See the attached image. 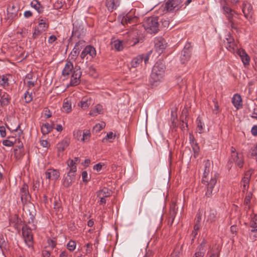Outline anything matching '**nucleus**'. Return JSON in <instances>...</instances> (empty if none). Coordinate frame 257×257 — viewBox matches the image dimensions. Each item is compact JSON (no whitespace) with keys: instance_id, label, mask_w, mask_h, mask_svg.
Masks as SVG:
<instances>
[{"instance_id":"obj_1","label":"nucleus","mask_w":257,"mask_h":257,"mask_svg":"<svg viewBox=\"0 0 257 257\" xmlns=\"http://www.w3.org/2000/svg\"><path fill=\"white\" fill-rule=\"evenodd\" d=\"M158 18L151 17L145 18L143 22V26L148 33L156 34L159 31Z\"/></svg>"},{"instance_id":"obj_2","label":"nucleus","mask_w":257,"mask_h":257,"mask_svg":"<svg viewBox=\"0 0 257 257\" xmlns=\"http://www.w3.org/2000/svg\"><path fill=\"white\" fill-rule=\"evenodd\" d=\"M217 182V176L215 174L212 176L209 181L205 182V185H206L205 197L208 198H212V196L217 193L218 189L215 187Z\"/></svg>"},{"instance_id":"obj_3","label":"nucleus","mask_w":257,"mask_h":257,"mask_svg":"<svg viewBox=\"0 0 257 257\" xmlns=\"http://www.w3.org/2000/svg\"><path fill=\"white\" fill-rule=\"evenodd\" d=\"M183 0H167L165 4V10L169 13L176 12L181 9Z\"/></svg>"},{"instance_id":"obj_4","label":"nucleus","mask_w":257,"mask_h":257,"mask_svg":"<svg viewBox=\"0 0 257 257\" xmlns=\"http://www.w3.org/2000/svg\"><path fill=\"white\" fill-rule=\"evenodd\" d=\"M193 47L190 43H187L181 51L180 61L182 64L186 63L190 59L192 55Z\"/></svg>"},{"instance_id":"obj_5","label":"nucleus","mask_w":257,"mask_h":257,"mask_svg":"<svg viewBox=\"0 0 257 257\" xmlns=\"http://www.w3.org/2000/svg\"><path fill=\"white\" fill-rule=\"evenodd\" d=\"M151 51L149 53L141 54L134 58L131 62V66L132 67H138L144 61L145 64L146 65L149 61Z\"/></svg>"},{"instance_id":"obj_6","label":"nucleus","mask_w":257,"mask_h":257,"mask_svg":"<svg viewBox=\"0 0 257 257\" xmlns=\"http://www.w3.org/2000/svg\"><path fill=\"white\" fill-rule=\"evenodd\" d=\"M75 168L69 171L67 175L64 177L62 180V185L64 188H69L75 182L76 179V173Z\"/></svg>"},{"instance_id":"obj_7","label":"nucleus","mask_w":257,"mask_h":257,"mask_svg":"<svg viewBox=\"0 0 257 257\" xmlns=\"http://www.w3.org/2000/svg\"><path fill=\"white\" fill-rule=\"evenodd\" d=\"M22 234L26 244L29 247L33 245V234L31 229L27 225H25L22 228Z\"/></svg>"},{"instance_id":"obj_8","label":"nucleus","mask_w":257,"mask_h":257,"mask_svg":"<svg viewBox=\"0 0 257 257\" xmlns=\"http://www.w3.org/2000/svg\"><path fill=\"white\" fill-rule=\"evenodd\" d=\"M96 54L95 48L91 45L86 46L80 54L82 59L86 58L88 59L89 57L92 58L95 57Z\"/></svg>"},{"instance_id":"obj_9","label":"nucleus","mask_w":257,"mask_h":257,"mask_svg":"<svg viewBox=\"0 0 257 257\" xmlns=\"http://www.w3.org/2000/svg\"><path fill=\"white\" fill-rule=\"evenodd\" d=\"M234 162L235 164L239 168H242L244 164L243 156L241 155L234 154V155L231 156L228 162V166H229V169L232 167V164Z\"/></svg>"},{"instance_id":"obj_10","label":"nucleus","mask_w":257,"mask_h":257,"mask_svg":"<svg viewBox=\"0 0 257 257\" xmlns=\"http://www.w3.org/2000/svg\"><path fill=\"white\" fill-rule=\"evenodd\" d=\"M85 42L84 41H79L77 42L73 48L72 51L70 53L69 58L70 57L71 59L72 60H75L77 58L79 52L83 47L84 46Z\"/></svg>"},{"instance_id":"obj_11","label":"nucleus","mask_w":257,"mask_h":257,"mask_svg":"<svg viewBox=\"0 0 257 257\" xmlns=\"http://www.w3.org/2000/svg\"><path fill=\"white\" fill-rule=\"evenodd\" d=\"M155 48L158 53H161L166 47V43L162 37L156 38L154 40Z\"/></svg>"},{"instance_id":"obj_12","label":"nucleus","mask_w":257,"mask_h":257,"mask_svg":"<svg viewBox=\"0 0 257 257\" xmlns=\"http://www.w3.org/2000/svg\"><path fill=\"white\" fill-rule=\"evenodd\" d=\"M46 178L50 180H57L60 177V172L57 169H48L45 172Z\"/></svg>"},{"instance_id":"obj_13","label":"nucleus","mask_w":257,"mask_h":257,"mask_svg":"<svg viewBox=\"0 0 257 257\" xmlns=\"http://www.w3.org/2000/svg\"><path fill=\"white\" fill-rule=\"evenodd\" d=\"M206 221L210 223L215 222L218 217L217 212L213 209L210 208L205 212Z\"/></svg>"},{"instance_id":"obj_14","label":"nucleus","mask_w":257,"mask_h":257,"mask_svg":"<svg viewBox=\"0 0 257 257\" xmlns=\"http://www.w3.org/2000/svg\"><path fill=\"white\" fill-rule=\"evenodd\" d=\"M20 195L21 201L23 203H25L31 198L29 191L28 186L26 184H24L23 187L20 190Z\"/></svg>"},{"instance_id":"obj_15","label":"nucleus","mask_w":257,"mask_h":257,"mask_svg":"<svg viewBox=\"0 0 257 257\" xmlns=\"http://www.w3.org/2000/svg\"><path fill=\"white\" fill-rule=\"evenodd\" d=\"M242 11L246 19L251 18L253 14L252 7L250 4L244 2Z\"/></svg>"},{"instance_id":"obj_16","label":"nucleus","mask_w":257,"mask_h":257,"mask_svg":"<svg viewBox=\"0 0 257 257\" xmlns=\"http://www.w3.org/2000/svg\"><path fill=\"white\" fill-rule=\"evenodd\" d=\"M224 13L226 14L228 22L233 21L234 15H237V13L227 6L222 7Z\"/></svg>"},{"instance_id":"obj_17","label":"nucleus","mask_w":257,"mask_h":257,"mask_svg":"<svg viewBox=\"0 0 257 257\" xmlns=\"http://www.w3.org/2000/svg\"><path fill=\"white\" fill-rule=\"evenodd\" d=\"M120 0H106L105 5L108 10L112 12L120 5Z\"/></svg>"},{"instance_id":"obj_18","label":"nucleus","mask_w":257,"mask_h":257,"mask_svg":"<svg viewBox=\"0 0 257 257\" xmlns=\"http://www.w3.org/2000/svg\"><path fill=\"white\" fill-rule=\"evenodd\" d=\"M165 65L162 61H157L154 66L152 71L159 73L162 75H164Z\"/></svg>"},{"instance_id":"obj_19","label":"nucleus","mask_w":257,"mask_h":257,"mask_svg":"<svg viewBox=\"0 0 257 257\" xmlns=\"http://www.w3.org/2000/svg\"><path fill=\"white\" fill-rule=\"evenodd\" d=\"M237 54L240 56L241 61L244 66L248 65L250 62V58L243 49H238Z\"/></svg>"},{"instance_id":"obj_20","label":"nucleus","mask_w":257,"mask_h":257,"mask_svg":"<svg viewBox=\"0 0 257 257\" xmlns=\"http://www.w3.org/2000/svg\"><path fill=\"white\" fill-rule=\"evenodd\" d=\"M210 165L211 164L209 160H207L204 162V170L202 179V183L203 184H205V182H207L208 179L207 178V177L209 175V173L210 172Z\"/></svg>"},{"instance_id":"obj_21","label":"nucleus","mask_w":257,"mask_h":257,"mask_svg":"<svg viewBox=\"0 0 257 257\" xmlns=\"http://www.w3.org/2000/svg\"><path fill=\"white\" fill-rule=\"evenodd\" d=\"M74 68L73 63L70 61L67 60L62 70V75L63 76H68L71 73L72 70H74Z\"/></svg>"},{"instance_id":"obj_22","label":"nucleus","mask_w":257,"mask_h":257,"mask_svg":"<svg viewBox=\"0 0 257 257\" xmlns=\"http://www.w3.org/2000/svg\"><path fill=\"white\" fill-rule=\"evenodd\" d=\"M75 135H77V137H81L82 135V131H77L76 133L75 134ZM91 136V134L90 131L89 130L84 131L82 133V137L81 138V140L84 142H88L89 140V138ZM77 140H79V138H77Z\"/></svg>"},{"instance_id":"obj_23","label":"nucleus","mask_w":257,"mask_h":257,"mask_svg":"<svg viewBox=\"0 0 257 257\" xmlns=\"http://www.w3.org/2000/svg\"><path fill=\"white\" fill-rule=\"evenodd\" d=\"M164 75L159 74V73L155 72L152 71V73L150 77V82L152 84H155L160 82L163 77Z\"/></svg>"},{"instance_id":"obj_24","label":"nucleus","mask_w":257,"mask_h":257,"mask_svg":"<svg viewBox=\"0 0 257 257\" xmlns=\"http://www.w3.org/2000/svg\"><path fill=\"white\" fill-rule=\"evenodd\" d=\"M96 194L97 197H108L111 195L112 192L111 190L108 188L103 187L101 189L98 190Z\"/></svg>"},{"instance_id":"obj_25","label":"nucleus","mask_w":257,"mask_h":257,"mask_svg":"<svg viewBox=\"0 0 257 257\" xmlns=\"http://www.w3.org/2000/svg\"><path fill=\"white\" fill-rule=\"evenodd\" d=\"M103 113V106L100 104H97L94 107V108L91 110L89 112V114L91 116H95L98 114H102Z\"/></svg>"},{"instance_id":"obj_26","label":"nucleus","mask_w":257,"mask_h":257,"mask_svg":"<svg viewBox=\"0 0 257 257\" xmlns=\"http://www.w3.org/2000/svg\"><path fill=\"white\" fill-rule=\"evenodd\" d=\"M242 99L241 96L238 94H235L232 99V102L234 107L239 109L242 106Z\"/></svg>"},{"instance_id":"obj_27","label":"nucleus","mask_w":257,"mask_h":257,"mask_svg":"<svg viewBox=\"0 0 257 257\" xmlns=\"http://www.w3.org/2000/svg\"><path fill=\"white\" fill-rule=\"evenodd\" d=\"M70 141L68 139H65L57 144L58 151L63 152L69 146Z\"/></svg>"},{"instance_id":"obj_28","label":"nucleus","mask_w":257,"mask_h":257,"mask_svg":"<svg viewBox=\"0 0 257 257\" xmlns=\"http://www.w3.org/2000/svg\"><path fill=\"white\" fill-rule=\"evenodd\" d=\"M11 99V97L6 93H4L1 96L0 100L1 104L2 106L9 104Z\"/></svg>"},{"instance_id":"obj_29","label":"nucleus","mask_w":257,"mask_h":257,"mask_svg":"<svg viewBox=\"0 0 257 257\" xmlns=\"http://www.w3.org/2000/svg\"><path fill=\"white\" fill-rule=\"evenodd\" d=\"M53 128V126L48 123L43 124L41 126V132L43 135H47L51 132Z\"/></svg>"},{"instance_id":"obj_30","label":"nucleus","mask_w":257,"mask_h":257,"mask_svg":"<svg viewBox=\"0 0 257 257\" xmlns=\"http://www.w3.org/2000/svg\"><path fill=\"white\" fill-rule=\"evenodd\" d=\"M187 110L186 109H184L182 111V114L181 116V121L182 122V124L181 125V127L182 129H184L185 127H188V124L187 122Z\"/></svg>"},{"instance_id":"obj_31","label":"nucleus","mask_w":257,"mask_h":257,"mask_svg":"<svg viewBox=\"0 0 257 257\" xmlns=\"http://www.w3.org/2000/svg\"><path fill=\"white\" fill-rule=\"evenodd\" d=\"M136 19V18L135 17H132L130 14H128L122 17L121 23L122 25L132 24Z\"/></svg>"},{"instance_id":"obj_32","label":"nucleus","mask_w":257,"mask_h":257,"mask_svg":"<svg viewBox=\"0 0 257 257\" xmlns=\"http://www.w3.org/2000/svg\"><path fill=\"white\" fill-rule=\"evenodd\" d=\"M226 40L227 41V44L226 46V48L229 51L233 52L235 50V47H236V45L233 42V39L231 37H229V38H226Z\"/></svg>"},{"instance_id":"obj_33","label":"nucleus","mask_w":257,"mask_h":257,"mask_svg":"<svg viewBox=\"0 0 257 257\" xmlns=\"http://www.w3.org/2000/svg\"><path fill=\"white\" fill-rule=\"evenodd\" d=\"M123 41L116 40L112 43V47L117 51H121L123 49Z\"/></svg>"},{"instance_id":"obj_34","label":"nucleus","mask_w":257,"mask_h":257,"mask_svg":"<svg viewBox=\"0 0 257 257\" xmlns=\"http://www.w3.org/2000/svg\"><path fill=\"white\" fill-rule=\"evenodd\" d=\"M31 7L37 10L39 13H41L43 11V8L40 3L37 0L32 1L31 3Z\"/></svg>"},{"instance_id":"obj_35","label":"nucleus","mask_w":257,"mask_h":257,"mask_svg":"<svg viewBox=\"0 0 257 257\" xmlns=\"http://www.w3.org/2000/svg\"><path fill=\"white\" fill-rule=\"evenodd\" d=\"M203 242L204 241H203L197 247V251L195 253L193 257H203L205 254L204 251H203L204 247L203 245Z\"/></svg>"},{"instance_id":"obj_36","label":"nucleus","mask_w":257,"mask_h":257,"mask_svg":"<svg viewBox=\"0 0 257 257\" xmlns=\"http://www.w3.org/2000/svg\"><path fill=\"white\" fill-rule=\"evenodd\" d=\"M48 24H47L43 19L40 20L38 25L36 27L40 31L42 32L45 31L48 28Z\"/></svg>"},{"instance_id":"obj_37","label":"nucleus","mask_w":257,"mask_h":257,"mask_svg":"<svg viewBox=\"0 0 257 257\" xmlns=\"http://www.w3.org/2000/svg\"><path fill=\"white\" fill-rule=\"evenodd\" d=\"M91 104V100L88 98H83L78 104L82 109L87 108Z\"/></svg>"},{"instance_id":"obj_38","label":"nucleus","mask_w":257,"mask_h":257,"mask_svg":"<svg viewBox=\"0 0 257 257\" xmlns=\"http://www.w3.org/2000/svg\"><path fill=\"white\" fill-rule=\"evenodd\" d=\"M82 72L81 71L80 66H76L74 68V70L71 76L72 77H77L80 78Z\"/></svg>"},{"instance_id":"obj_39","label":"nucleus","mask_w":257,"mask_h":257,"mask_svg":"<svg viewBox=\"0 0 257 257\" xmlns=\"http://www.w3.org/2000/svg\"><path fill=\"white\" fill-rule=\"evenodd\" d=\"M197 123V131L199 134H201L203 132L204 124L199 117H198L196 120Z\"/></svg>"},{"instance_id":"obj_40","label":"nucleus","mask_w":257,"mask_h":257,"mask_svg":"<svg viewBox=\"0 0 257 257\" xmlns=\"http://www.w3.org/2000/svg\"><path fill=\"white\" fill-rule=\"evenodd\" d=\"M177 209L176 208L175 205H172L171 206L170 211V217L172 218V222H173L175 219L176 215L177 214Z\"/></svg>"},{"instance_id":"obj_41","label":"nucleus","mask_w":257,"mask_h":257,"mask_svg":"<svg viewBox=\"0 0 257 257\" xmlns=\"http://www.w3.org/2000/svg\"><path fill=\"white\" fill-rule=\"evenodd\" d=\"M63 108L66 113H69L71 111V103L67 100L64 102L63 105Z\"/></svg>"},{"instance_id":"obj_42","label":"nucleus","mask_w":257,"mask_h":257,"mask_svg":"<svg viewBox=\"0 0 257 257\" xmlns=\"http://www.w3.org/2000/svg\"><path fill=\"white\" fill-rule=\"evenodd\" d=\"M7 242L3 234L0 233V248L2 249L6 248Z\"/></svg>"},{"instance_id":"obj_43","label":"nucleus","mask_w":257,"mask_h":257,"mask_svg":"<svg viewBox=\"0 0 257 257\" xmlns=\"http://www.w3.org/2000/svg\"><path fill=\"white\" fill-rule=\"evenodd\" d=\"M250 180L247 178H243L241 182L243 183V191L247 190Z\"/></svg>"},{"instance_id":"obj_44","label":"nucleus","mask_w":257,"mask_h":257,"mask_svg":"<svg viewBox=\"0 0 257 257\" xmlns=\"http://www.w3.org/2000/svg\"><path fill=\"white\" fill-rule=\"evenodd\" d=\"M67 248L70 251H73L76 248V242L73 240H70L67 244Z\"/></svg>"},{"instance_id":"obj_45","label":"nucleus","mask_w":257,"mask_h":257,"mask_svg":"<svg viewBox=\"0 0 257 257\" xmlns=\"http://www.w3.org/2000/svg\"><path fill=\"white\" fill-rule=\"evenodd\" d=\"M24 99L26 103H30L33 99L32 93H29L28 91H27L25 93Z\"/></svg>"},{"instance_id":"obj_46","label":"nucleus","mask_w":257,"mask_h":257,"mask_svg":"<svg viewBox=\"0 0 257 257\" xmlns=\"http://www.w3.org/2000/svg\"><path fill=\"white\" fill-rule=\"evenodd\" d=\"M80 83V78L77 77H71L70 85L71 86H76Z\"/></svg>"},{"instance_id":"obj_47","label":"nucleus","mask_w":257,"mask_h":257,"mask_svg":"<svg viewBox=\"0 0 257 257\" xmlns=\"http://www.w3.org/2000/svg\"><path fill=\"white\" fill-rule=\"evenodd\" d=\"M252 194L251 192H247L245 197L244 198V204L245 205L248 204L250 202V200L252 198Z\"/></svg>"},{"instance_id":"obj_48","label":"nucleus","mask_w":257,"mask_h":257,"mask_svg":"<svg viewBox=\"0 0 257 257\" xmlns=\"http://www.w3.org/2000/svg\"><path fill=\"white\" fill-rule=\"evenodd\" d=\"M82 178L84 183L86 184L90 180V177H88L87 171H84L82 172Z\"/></svg>"},{"instance_id":"obj_49","label":"nucleus","mask_w":257,"mask_h":257,"mask_svg":"<svg viewBox=\"0 0 257 257\" xmlns=\"http://www.w3.org/2000/svg\"><path fill=\"white\" fill-rule=\"evenodd\" d=\"M67 164H68V167L70 168L69 171H71V169L75 168V169H74L75 173L76 172L77 167H76V165L75 164V163H74L73 160H69L67 161Z\"/></svg>"},{"instance_id":"obj_50","label":"nucleus","mask_w":257,"mask_h":257,"mask_svg":"<svg viewBox=\"0 0 257 257\" xmlns=\"http://www.w3.org/2000/svg\"><path fill=\"white\" fill-rule=\"evenodd\" d=\"M191 145L194 153V156L195 157H196V155L198 154L199 147L198 145V144L196 142L194 143V144H191Z\"/></svg>"},{"instance_id":"obj_51","label":"nucleus","mask_w":257,"mask_h":257,"mask_svg":"<svg viewBox=\"0 0 257 257\" xmlns=\"http://www.w3.org/2000/svg\"><path fill=\"white\" fill-rule=\"evenodd\" d=\"M249 154L251 157L257 158V145L254 148L250 149Z\"/></svg>"},{"instance_id":"obj_52","label":"nucleus","mask_w":257,"mask_h":257,"mask_svg":"<svg viewBox=\"0 0 257 257\" xmlns=\"http://www.w3.org/2000/svg\"><path fill=\"white\" fill-rule=\"evenodd\" d=\"M42 33V31H40L36 27L35 28L34 32L33 33V39H36L39 35H40Z\"/></svg>"},{"instance_id":"obj_53","label":"nucleus","mask_w":257,"mask_h":257,"mask_svg":"<svg viewBox=\"0 0 257 257\" xmlns=\"http://www.w3.org/2000/svg\"><path fill=\"white\" fill-rule=\"evenodd\" d=\"M250 227L252 228L251 229V232H255L257 231V222H251Z\"/></svg>"},{"instance_id":"obj_54","label":"nucleus","mask_w":257,"mask_h":257,"mask_svg":"<svg viewBox=\"0 0 257 257\" xmlns=\"http://www.w3.org/2000/svg\"><path fill=\"white\" fill-rule=\"evenodd\" d=\"M3 144L5 146L12 147L13 146L14 143L11 141L6 140L3 141Z\"/></svg>"},{"instance_id":"obj_55","label":"nucleus","mask_w":257,"mask_h":257,"mask_svg":"<svg viewBox=\"0 0 257 257\" xmlns=\"http://www.w3.org/2000/svg\"><path fill=\"white\" fill-rule=\"evenodd\" d=\"M253 172V170L250 169L248 171H247L244 174V176L243 178H247V179H249L250 180L251 175H252V173Z\"/></svg>"},{"instance_id":"obj_56","label":"nucleus","mask_w":257,"mask_h":257,"mask_svg":"<svg viewBox=\"0 0 257 257\" xmlns=\"http://www.w3.org/2000/svg\"><path fill=\"white\" fill-rule=\"evenodd\" d=\"M0 135L3 138L5 137L6 136V128L4 126H0Z\"/></svg>"},{"instance_id":"obj_57","label":"nucleus","mask_w":257,"mask_h":257,"mask_svg":"<svg viewBox=\"0 0 257 257\" xmlns=\"http://www.w3.org/2000/svg\"><path fill=\"white\" fill-rule=\"evenodd\" d=\"M8 79L7 77L4 76L2 80L0 81V84L3 86L8 85Z\"/></svg>"},{"instance_id":"obj_58","label":"nucleus","mask_w":257,"mask_h":257,"mask_svg":"<svg viewBox=\"0 0 257 257\" xmlns=\"http://www.w3.org/2000/svg\"><path fill=\"white\" fill-rule=\"evenodd\" d=\"M36 82H37V78H36L35 80H34V81L29 80L27 82V86L29 88H31V87H34L35 85Z\"/></svg>"},{"instance_id":"obj_59","label":"nucleus","mask_w":257,"mask_h":257,"mask_svg":"<svg viewBox=\"0 0 257 257\" xmlns=\"http://www.w3.org/2000/svg\"><path fill=\"white\" fill-rule=\"evenodd\" d=\"M54 208L58 211H61L62 209L60 203L58 201H55Z\"/></svg>"},{"instance_id":"obj_60","label":"nucleus","mask_w":257,"mask_h":257,"mask_svg":"<svg viewBox=\"0 0 257 257\" xmlns=\"http://www.w3.org/2000/svg\"><path fill=\"white\" fill-rule=\"evenodd\" d=\"M71 254L68 253L67 251H63L61 252L59 257H71Z\"/></svg>"},{"instance_id":"obj_61","label":"nucleus","mask_w":257,"mask_h":257,"mask_svg":"<svg viewBox=\"0 0 257 257\" xmlns=\"http://www.w3.org/2000/svg\"><path fill=\"white\" fill-rule=\"evenodd\" d=\"M57 40V37L55 35H51L49 37L48 42L49 44H52Z\"/></svg>"},{"instance_id":"obj_62","label":"nucleus","mask_w":257,"mask_h":257,"mask_svg":"<svg viewBox=\"0 0 257 257\" xmlns=\"http://www.w3.org/2000/svg\"><path fill=\"white\" fill-rule=\"evenodd\" d=\"M189 139L190 144H194V143L196 142L192 133H189Z\"/></svg>"},{"instance_id":"obj_63","label":"nucleus","mask_w":257,"mask_h":257,"mask_svg":"<svg viewBox=\"0 0 257 257\" xmlns=\"http://www.w3.org/2000/svg\"><path fill=\"white\" fill-rule=\"evenodd\" d=\"M101 130L99 126V123L96 124L93 127L92 130L93 132H95V133H97L100 131Z\"/></svg>"},{"instance_id":"obj_64","label":"nucleus","mask_w":257,"mask_h":257,"mask_svg":"<svg viewBox=\"0 0 257 257\" xmlns=\"http://www.w3.org/2000/svg\"><path fill=\"white\" fill-rule=\"evenodd\" d=\"M251 133L253 136H257V125H254L252 127Z\"/></svg>"}]
</instances>
